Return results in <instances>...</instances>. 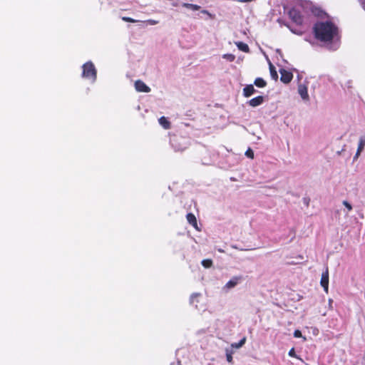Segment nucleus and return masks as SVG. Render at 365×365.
Listing matches in <instances>:
<instances>
[{"instance_id": "4468645a", "label": "nucleus", "mask_w": 365, "mask_h": 365, "mask_svg": "<svg viewBox=\"0 0 365 365\" xmlns=\"http://www.w3.org/2000/svg\"><path fill=\"white\" fill-rule=\"evenodd\" d=\"M235 45L237 46L238 49L242 51L247 53L250 51L248 45L245 43H243L242 41H237V42H235Z\"/></svg>"}, {"instance_id": "7c9ffc66", "label": "nucleus", "mask_w": 365, "mask_h": 365, "mask_svg": "<svg viewBox=\"0 0 365 365\" xmlns=\"http://www.w3.org/2000/svg\"><path fill=\"white\" fill-rule=\"evenodd\" d=\"M361 152V151H359V150H357V151H356V155H355V156H354V158H355V159H356V158H357L359 156V155H360Z\"/></svg>"}, {"instance_id": "393cba45", "label": "nucleus", "mask_w": 365, "mask_h": 365, "mask_svg": "<svg viewBox=\"0 0 365 365\" xmlns=\"http://www.w3.org/2000/svg\"><path fill=\"white\" fill-rule=\"evenodd\" d=\"M245 155H246V156H247L250 158H254V153H253L252 150H251L250 148H249L245 152Z\"/></svg>"}, {"instance_id": "1a4fd4ad", "label": "nucleus", "mask_w": 365, "mask_h": 365, "mask_svg": "<svg viewBox=\"0 0 365 365\" xmlns=\"http://www.w3.org/2000/svg\"><path fill=\"white\" fill-rule=\"evenodd\" d=\"M281 74V81L285 83H288L292 79V74L290 72H288L284 69L280 70Z\"/></svg>"}, {"instance_id": "39448f33", "label": "nucleus", "mask_w": 365, "mask_h": 365, "mask_svg": "<svg viewBox=\"0 0 365 365\" xmlns=\"http://www.w3.org/2000/svg\"><path fill=\"white\" fill-rule=\"evenodd\" d=\"M289 16L297 24H302L304 23V17L297 8L291 9L289 11Z\"/></svg>"}, {"instance_id": "f03ea898", "label": "nucleus", "mask_w": 365, "mask_h": 365, "mask_svg": "<svg viewBox=\"0 0 365 365\" xmlns=\"http://www.w3.org/2000/svg\"><path fill=\"white\" fill-rule=\"evenodd\" d=\"M82 77L94 83L97 78V71L91 61H88L82 66Z\"/></svg>"}, {"instance_id": "2f4dec72", "label": "nucleus", "mask_w": 365, "mask_h": 365, "mask_svg": "<svg viewBox=\"0 0 365 365\" xmlns=\"http://www.w3.org/2000/svg\"><path fill=\"white\" fill-rule=\"evenodd\" d=\"M217 251H218L219 252H224V250H222V249H220V248L217 249Z\"/></svg>"}, {"instance_id": "20e7f679", "label": "nucleus", "mask_w": 365, "mask_h": 365, "mask_svg": "<svg viewBox=\"0 0 365 365\" xmlns=\"http://www.w3.org/2000/svg\"><path fill=\"white\" fill-rule=\"evenodd\" d=\"M243 277L242 275L233 276L223 287L222 291L228 292L231 289H234L238 284H241Z\"/></svg>"}, {"instance_id": "ddd939ff", "label": "nucleus", "mask_w": 365, "mask_h": 365, "mask_svg": "<svg viewBox=\"0 0 365 365\" xmlns=\"http://www.w3.org/2000/svg\"><path fill=\"white\" fill-rule=\"evenodd\" d=\"M186 218L187 222L192 225L194 227L197 228V220L195 216L192 213H188L186 215Z\"/></svg>"}, {"instance_id": "f3484780", "label": "nucleus", "mask_w": 365, "mask_h": 365, "mask_svg": "<svg viewBox=\"0 0 365 365\" xmlns=\"http://www.w3.org/2000/svg\"><path fill=\"white\" fill-rule=\"evenodd\" d=\"M255 85L259 88H263L266 86V82L262 78H257L255 81Z\"/></svg>"}, {"instance_id": "c85d7f7f", "label": "nucleus", "mask_w": 365, "mask_h": 365, "mask_svg": "<svg viewBox=\"0 0 365 365\" xmlns=\"http://www.w3.org/2000/svg\"><path fill=\"white\" fill-rule=\"evenodd\" d=\"M201 12L204 14H207L210 19L213 18V16L207 10H202Z\"/></svg>"}, {"instance_id": "412c9836", "label": "nucleus", "mask_w": 365, "mask_h": 365, "mask_svg": "<svg viewBox=\"0 0 365 365\" xmlns=\"http://www.w3.org/2000/svg\"><path fill=\"white\" fill-rule=\"evenodd\" d=\"M202 265L205 268H209L212 265V261L211 259H203Z\"/></svg>"}, {"instance_id": "a878e982", "label": "nucleus", "mask_w": 365, "mask_h": 365, "mask_svg": "<svg viewBox=\"0 0 365 365\" xmlns=\"http://www.w3.org/2000/svg\"><path fill=\"white\" fill-rule=\"evenodd\" d=\"M289 356H291V357H295V358H299L296 354H295V351H294V348H292L289 351V353H288Z\"/></svg>"}, {"instance_id": "4be33fe9", "label": "nucleus", "mask_w": 365, "mask_h": 365, "mask_svg": "<svg viewBox=\"0 0 365 365\" xmlns=\"http://www.w3.org/2000/svg\"><path fill=\"white\" fill-rule=\"evenodd\" d=\"M122 20L124 21H126V22H131V23H135V22L140 21L139 20H136V19H132L130 17H127V16L122 17Z\"/></svg>"}, {"instance_id": "aec40b11", "label": "nucleus", "mask_w": 365, "mask_h": 365, "mask_svg": "<svg viewBox=\"0 0 365 365\" xmlns=\"http://www.w3.org/2000/svg\"><path fill=\"white\" fill-rule=\"evenodd\" d=\"M365 146V138H361L359 140V145H358V150L362 151Z\"/></svg>"}, {"instance_id": "cd10ccee", "label": "nucleus", "mask_w": 365, "mask_h": 365, "mask_svg": "<svg viewBox=\"0 0 365 365\" xmlns=\"http://www.w3.org/2000/svg\"><path fill=\"white\" fill-rule=\"evenodd\" d=\"M343 205L347 208L349 211L352 210V206L347 201H344Z\"/></svg>"}, {"instance_id": "b1692460", "label": "nucleus", "mask_w": 365, "mask_h": 365, "mask_svg": "<svg viewBox=\"0 0 365 365\" xmlns=\"http://www.w3.org/2000/svg\"><path fill=\"white\" fill-rule=\"evenodd\" d=\"M245 341H246V339L243 338L237 344H235V345H232V346H235V348H240L245 344Z\"/></svg>"}, {"instance_id": "c756f323", "label": "nucleus", "mask_w": 365, "mask_h": 365, "mask_svg": "<svg viewBox=\"0 0 365 365\" xmlns=\"http://www.w3.org/2000/svg\"><path fill=\"white\" fill-rule=\"evenodd\" d=\"M226 356H227V361H228V362H232V356L231 354H228V353H227Z\"/></svg>"}, {"instance_id": "5701e85b", "label": "nucleus", "mask_w": 365, "mask_h": 365, "mask_svg": "<svg viewBox=\"0 0 365 365\" xmlns=\"http://www.w3.org/2000/svg\"><path fill=\"white\" fill-rule=\"evenodd\" d=\"M144 22L145 24H147L148 25H150V26H154L159 23L158 21L154 20V19H148V20L145 21Z\"/></svg>"}, {"instance_id": "7ed1b4c3", "label": "nucleus", "mask_w": 365, "mask_h": 365, "mask_svg": "<svg viewBox=\"0 0 365 365\" xmlns=\"http://www.w3.org/2000/svg\"><path fill=\"white\" fill-rule=\"evenodd\" d=\"M170 143L175 151H182L187 148V140L182 137H174L170 139Z\"/></svg>"}, {"instance_id": "473e14b6", "label": "nucleus", "mask_w": 365, "mask_h": 365, "mask_svg": "<svg viewBox=\"0 0 365 365\" xmlns=\"http://www.w3.org/2000/svg\"><path fill=\"white\" fill-rule=\"evenodd\" d=\"M331 302H332V300H331V299H329V304H331Z\"/></svg>"}, {"instance_id": "dca6fc26", "label": "nucleus", "mask_w": 365, "mask_h": 365, "mask_svg": "<svg viewBox=\"0 0 365 365\" xmlns=\"http://www.w3.org/2000/svg\"><path fill=\"white\" fill-rule=\"evenodd\" d=\"M182 6L186 9H191L192 11H198L200 9V6L197 4H189V3H183Z\"/></svg>"}, {"instance_id": "9d476101", "label": "nucleus", "mask_w": 365, "mask_h": 365, "mask_svg": "<svg viewBox=\"0 0 365 365\" xmlns=\"http://www.w3.org/2000/svg\"><path fill=\"white\" fill-rule=\"evenodd\" d=\"M264 101V98L262 96H257L252 98L248 101V104L252 107H257L261 105Z\"/></svg>"}, {"instance_id": "423d86ee", "label": "nucleus", "mask_w": 365, "mask_h": 365, "mask_svg": "<svg viewBox=\"0 0 365 365\" xmlns=\"http://www.w3.org/2000/svg\"><path fill=\"white\" fill-rule=\"evenodd\" d=\"M320 284L323 287L324 292L328 293L329 292V269L328 267L325 268V270L322 272Z\"/></svg>"}, {"instance_id": "2eb2a0df", "label": "nucleus", "mask_w": 365, "mask_h": 365, "mask_svg": "<svg viewBox=\"0 0 365 365\" xmlns=\"http://www.w3.org/2000/svg\"><path fill=\"white\" fill-rule=\"evenodd\" d=\"M158 121H159L160 125L165 129L170 128V123L165 117H164V116L160 117L159 118Z\"/></svg>"}, {"instance_id": "bb28decb", "label": "nucleus", "mask_w": 365, "mask_h": 365, "mask_svg": "<svg viewBox=\"0 0 365 365\" xmlns=\"http://www.w3.org/2000/svg\"><path fill=\"white\" fill-rule=\"evenodd\" d=\"M294 336L296 337V338H300V337H302V332L297 329L294 331Z\"/></svg>"}, {"instance_id": "0eeeda50", "label": "nucleus", "mask_w": 365, "mask_h": 365, "mask_svg": "<svg viewBox=\"0 0 365 365\" xmlns=\"http://www.w3.org/2000/svg\"><path fill=\"white\" fill-rule=\"evenodd\" d=\"M135 88L138 92L149 93L150 91V88L140 80L135 82Z\"/></svg>"}, {"instance_id": "a211bd4d", "label": "nucleus", "mask_w": 365, "mask_h": 365, "mask_svg": "<svg viewBox=\"0 0 365 365\" xmlns=\"http://www.w3.org/2000/svg\"><path fill=\"white\" fill-rule=\"evenodd\" d=\"M269 71H270V75H271L272 78L274 80L277 79V78H278L277 72L275 70L274 66L271 63H269Z\"/></svg>"}, {"instance_id": "6e6552de", "label": "nucleus", "mask_w": 365, "mask_h": 365, "mask_svg": "<svg viewBox=\"0 0 365 365\" xmlns=\"http://www.w3.org/2000/svg\"><path fill=\"white\" fill-rule=\"evenodd\" d=\"M298 93L301 98L304 101L309 100V94L307 91V87L305 85L300 84L298 87Z\"/></svg>"}, {"instance_id": "f257e3e1", "label": "nucleus", "mask_w": 365, "mask_h": 365, "mask_svg": "<svg viewBox=\"0 0 365 365\" xmlns=\"http://www.w3.org/2000/svg\"><path fill=\"white\" fill-rule=\"evenodd\" d=\"M314 32L316 38L321 41L332 43L330 48L335 50L338 48L339 31L338 28L331 21H319L314 26Z\"/></svg>"}, {"instance_id": "6ab92c4d", "label": "nucleus", "mask_w": 365, "mask_h": 365, "mask_svg": "<svg viewBox=\"0 0 365 365\" xmlns=\"http://www.w3.org/2000/svg\"><path fill=\"white\" fill-rule=\"evenodd\" d=\"M222 58L226 59L227 61H230V62H232L234 61V60L235 59V55L232 54V53H225V54H223L222 55Z\"/></svg>"}, {"instance_id": "9b49d317", "label": "nucleus", "mask_w": 365, "mask_h": 365, "mask_svg": "<svg viewBox=\"0 0 365 365\" xmlns=\"http://www.w3.org/2000/svg\"><path fill=\"white\" fill-rule=\"evenodd\" d=\"M255 92H256V90L255 89L253 85H252V84L247 85L243 88V95L245 97H247V98L251 96Z\"/></svg>"}, {"instance_id": "f8f14e48", "label": "nucleus", "mask_w": 365, "mask_h": 365, "mask_svg": "<svg viewBox=\"0 0 365 365\" xmlns=\"http://www.w3.org/2000/svg\"><path fill=\"white\" fill-rule=\"evenodd\" d=\"M201 294L200 293H193L190 296V302L192 305H194L195 307H197V303L199 302V298L200 297Z\"/></svg>"}]
</instances>
